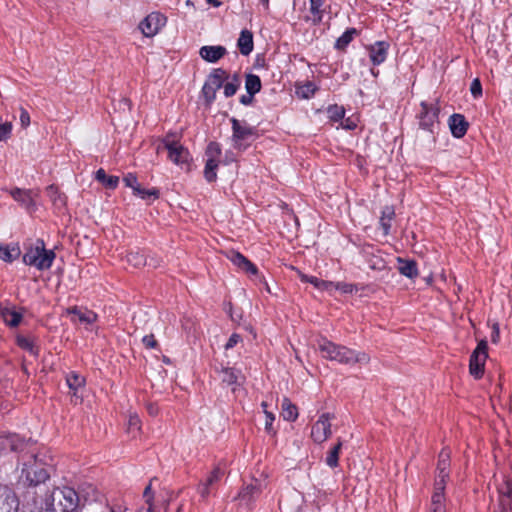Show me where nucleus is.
Wrapping results in <instances>:
<instances>
[{
	"mask_svg": "<svg viewBox=\"0 0 512 512\" xmlns=\"http://www.w3.org/2000/svg\"><path fill=\"white\" fill-rule=\"evenodd\" d=\"M318 350L324 359L335 361L342 365H365L370 360L367 353L336 344L327 338H321L318 340Z\"/></svg>",
	"mask_w": 512,
	"mask_h": 512,
	"instance_id": "nucleus-1",
	"label": "nucleus"
},
{
	"mask_svg": "<svg viewBox=\"0 0 512 512\" xmlns=\"http://www.w3.org/2000/svg\"><path fill=\"white\" fill-rule=\"evenodd\" d=\"M55 258V252L53 250L46 249L44 241L40 239L29 244L25 248V252L23 254V262L40 271L50 269Z\"/></svg>",
	"mask_w": 512,
	"mask_h": 512,
	"instance_id": "nucleus-2",
	"label": "nucleus"
},
{
	"mask_svg": "<svg viewBox=\"0 0 512 512\" xmlns=\"http://www.w3.org/2000/svg\"><path fill=\"white\" fill-rule=\"evenodd\" d=\"M79 498L71 487L54 489L45 500L49 512H73L78 506Z\"/></svg>",
	"mask_w": 512,
	"mask_h": 512,
	"instance_id": "nucleus-3",
	"label": "nucleus"
},
{
	"mask_svg": "<svg viewBox=\"0 0 512 512\" xmlns=\"http://www.w3.org/2000/svg\"><path fill=\"white\" fill-rule=\"evenodd\" d=\"M50 464L47 457L42 454L32 456L31 460L24 464L22 474L30 485L44 483L49 478L47 467Z\"/></svg>",
	"mask_w": 512,
	"mask_h": 512,
	"instance_id": "nucleus-4",
	"label": "nucleus"
},
{
	"mask_svg": "<svg viewBox=\"0 0 512 512\" xmlns=\"http://www.w3.org/2000/svg\"><path fill=\"white\" fill-rule=\"evenodd\" d=\"M162 143L164 149L168 152L169 160L181 169L189 170L192 158L188 149L179 141H176L169 136H167Z\"/></svg>",
	"mask_w": 512,
	"mask_h": 512,
	"instance_id": "nucleus-5",
	"label": "nucleus"
},
{
	"mask_svg": "<svg viewBox=\"0 0 512 512\" xmlns=\"http://www.w3.org/2000/svg\"><path fill=\"white\" fill-rule=\"evenodd\" d=\"M232 130L233 146L238 150L246 149L256 135V131L253 127L237 119H232Z\"/></svg>",
	"mask_w": 512,
	"mask_h": 512,
	"instance_id": "nucleus-6",
	"label": "nucleus"
},
{
	"mask_svg": "<svg viewBox=\"0 0 512 512\" xmlns=\"http://www.w3.org/2000/svg\"><path fill=\"white\" fill-rule=\"evenodd\" d=\"M488 344L486 340H481L470 357L469 371L476 379L482 377L484 366L488 357Z\"/></svg>",
	"mask_w": 512,
	"mask_h": 512,
	"instance_id": "nucleus-7",
	"label": "nucleus"
},
{
	"mask_svg": "<svg viewBox=\"0 0 512 512\" xmlns=\"http://www.w3.org/2000/svg\"><path fill=\"white\" fill-rule=\"evenodd\" d=\"M221 148L218 143L211 142L207 146L205 157L206 165L204 169V177L208 182H213L217 178L216 170L220 163Z\"/></svg>",
	"mask_w": 512,
	"mask_h": 512,
	"instance_id": "nucleus-8",
	"label": "nucleus"
},
{
	"mask_svg": "<svg viewBox=\"0 0 512 512\" xmlns=\"http://www.w3.org/2000/svg\"><path fill=\"white\" fill-rule=\"evenodd\" d=\"M166 23V16L159 12H152L139 23V29L145 37L151 38L157 35Z\"/></svg>",
	"mask_w": 512,
	"mask_h": 512,
	"instance_id": "nucleus-9",
	"label": "nucleus"
},
{
	"mask_svg": "<svg viewBox=\"0 0 512 512\" xmlns=\"http://www.w3.org/2000/svg\"><path fill=\"white\" fill-rule=\"evenodd\" d=\"M227 74L222 69H215L207 78L203 88L202 94L206 102L211 103L216 98V92L222 87Z\"/></svg>",
	"mask_w": 512,
	"mask_h": 512,
	"instance_id": "nucleus-10",
	"label": "nucleus"
},
{
	"mask_svg": "<svg viewBox=\"0 0 512 512\" xmlns=\"http://www.w3.org/2000/svg\"><path fill=\"white\" fill-rule=\"evenodd\" d=\"M331 419L329 413H323L312 425L311 437L315 443L325 442L331 435Z\"/></svg>",
	"mask_w": 512,
	"mask_h": 512,
	"instance_id": "nucleus-11",
	"label": "nucleus"
},
{
	"mask_svg": "<svg viewBox=\"0 0 512 512\" xmlns=\"http://www.w3.org/2000/svg\"><path fill=\"white\" fill-rule=\"evenodd\" d=\"M65 314L70 316L73 323L83 324L87 329H89V326H91L98 318L95 312L77 306L67 308Z\"/></svg>",
	"mask_w": 512,
	"mask_h": 512,
	"instance_id": "nucleus-12",
	"label": "nucleus"
},
{
	"mask_svg": "<svg viewBox=\"0 0 512 512\" xmlns=\"http://www.w3.org/2000/svg\"><path fill=\"white\" fill-rule=\"evenodd\" d=\"M66 383L70 389L71 402L75 405L81 403V390L84 388L85 378L76 372H70L66 376Z\"/></svg>",
	"mask_w": 512,
	"mask_h": 512,
	"instance_id": "nucleus-13",
	"label": "nucleus"
},
{
	"mask_svg": "<svg viewBox=\"0 0 512 512\" xmlns=\"http://www.w3.org/2000/svg\"><path fill=\"white\" fill-rule=\"evenodd\" d=\"M438 109L427 103H421V110L419 112V125L421 128L433 131L437 123Z\"/></svg>",
	"mask_w": 512,
	"mask_h": 512,
	"instance_id": "nucleus-14",
	"label": "nucleus"
},
{
	"mask_svg": "<svg viewBox=\"0 0 512 512\" xmlns=\"http://www.w3.org/2000/svg\"><path fill=\"white\" fill-rule=\"evenodd\" d=\"M225 255L240 270L253 275L257 274V267L238 251L230 250Z\"/></svg>",
	"mask_w": 512,
	"mask_h": 512,
	"instance_id": "nucleus-15",
	"label": "nucleus"
},
{
	"mask_svg": "<svg viewBox=\"0 0 512 512\" xmlns=\"http://www.w3.org/2000/svg\"><path fill=\"white\" fill-rule=\"evenodd\" d=\"M389 44L384 41H379L368 47L369 57L373 65L382 64L388 54Z\"/></svg>",
	"mask_w": 512,
	"mask_h": 512,
	"instance_id": "nucleus-16",
	"label": "nucleus"
},
{
	"mask_svg": "<svg viewBox=\"0 0 512 512\" xmlns=\"http://www.w3.org/2000/svg\"><path fill=\"white\" fill-rule=\"evenodd\" d=\"M226 48L220 45L203 46L199 50L200 57L209 63H215L226 54Z\"/></svg>",
	"mask_w": 512,
	"mask_h": 512,
	"instance_id": "nucleus-17",
	"label": "nucleus"
},
{
	"mask_svg": "<svg viewBox=\"0 0 512 512\" xmlns=\"http://www.w3.org/2000/svg\"><path fill=\"white\" fill-rule=\"evenodd\" d=\"M444 489L443 483L435 482L429 512H446L444 506Z\"/></svg>",
	"mask_w": 512,
	"mask_h": 512,
	"instance_id": "nucleus-18",
	"label": "nucleus"
},
{
	"mask_svg": "<svg viewBox=\"0 0 512 512\" xmlns=\"http://www.w3.org/2000/svg\"><path fill=\"white\" fill-rule=\"evenodd\" d=\"M449 127L453 136L461 138L467 132L468 123L464 116L460 114H453L449 119Z\"/></svg>",
	"mask_w": 512,
	"mask_h": 512,
	"instance_id": "nucleus-19",
	"label": "nucleus"
},
{
	"mask_svg": "<svg viewBox=\"0 0 512 512\" xmlns=\"http://www.w3.org/2000/svg\"><path fill=\"white\" fill-rule=\"evenodd\" d=\"M237 46L242 55H249L253 51V34L249 30H242L237 40Z\"/></svg>",
	"mask_w": 512,
	"mask_h": 512,
	"instance_id": "nucleus-20",
	"label": "nucleus"
},
{
	"mask_svg": "<svg viewBox=\"0 0 512 512\" xmlns=\"http://www.w3.org/2000/svg\"><path fill=\"white\" fill-rule=\"evenodd\" d=\"M0 315L5 324L12 328L17 327L23 319V314L12 308L2 309Z\"/></svg>",
	"mask_w": 512,
	"mask_h": 512,
	"instance_id": "nucleus-21",
	"label": "nucleus"
},
{
	"mask_svg": "<svg viewBox=\"0 0 512 512\" xmlns=\"http://www.w3.org/2000/svg\"><path fill=\"white\" fill-rule=\"evenodd\" d=\"M10 194L14 200L27 207L33 206L35 204L34 197L36 196V193H34L32 190H22L20 188H15L10 191Z\"/></svg>",
	"mask_w": 512,
	"mask_h": 512,
	"instance_id": "nucleus-22",
	"label": "nucleus"
},
{
	"mask_svg": "<svg viewBox=\"0 0 512 512\" xmlns=\"http://www.w3.org/2000/svg\"><path fill=\"white\" fill-rule=\"evenodd\" d=\"M21 255L18 244L0 245V259L11 263Z\"/></svg>",
	"mask_w": 512,
	"mask_h": 512,
	"instance_id": "nucleus-23",
	"label": "nucleus"
},
{
	"mask_svg": "<svg viewBox=\"0 0 512 512\" xmlns=\"http://www.w3.org/2000/svg\"><path fill=\"white\" fill-rule=\"evenodd\" d=\"M397 262H398L397 269L400 272V274H402L410 279L417 277L418 269H417V264L415 261L398 258Z\"/></svg>",
	"mask_w": 512,
	"mask_h": 512,
	"instance_id": "nucleus-24",
	"label": "nucleus"
},
{
	"mask_svg": "<svg viewBox=\"0 0 512 512\" xmlns=\"http://www.w3.org/2000/svg\"><path fill=\"white\" fill-rule=\"evenodd\" d=\"M222 474L223 473L220 468L217 467L211 472L206 481L200 484L198 490L202 498L208 497L210 494L209 486L217 482L221 478Z\"/></svg>",
	"mask_w": 512,
	"mask_h": 512,
	"instance_id": "nucleus-25",
	"label": "nucleus"
},
{
	"mask_svg": "<svg viewBox=\"0 0 512 512\" xmlns=\"http://www.w3.org/2000/svg\"><path fill=\"white\" fill-rule=\"evenodd\" d=\"M95 179L108 189L116 188L119 182V178L117 176L107 175L102 168L96 171Z\"/></svg>",
	"mask_w": 512,
	"mask_h": 512,
	"instance_id": "nucleus-26",
	"label": "nucleus"
},
{
	"mask_svg": "<svg viewBox=\"0 0 512 512\" xmlns=\"http://www.w3.org/2000/svg\"><path fill=\"white\" fill-rule=\"evenodd\" d=\"M21 441L16 435H7L0 437V451H15L18 449Z\"/></svg>",
	"mask_w": 512,
	"mask_h": 512,
	"instance_id": "nucleus-27",
	"label": "nucleus"
},
{
	"mask_svg": "<svg viewBox=\"0 0 512 512\" xmlns=\"http://www.w3.org/2000/svg\"><path fill=\"white\" fill-rule=\"evenodd\" d=\"M47 194L52 201L53 205L58 209L61 210L64 208L66 204V198L64 195H62L58 188L54 185H51L47 188Z\"/></svg>",
	"mask_w": 512,
	"mask_h": 512,
	"instance_id": "nucleus-28",
	"label": "nucleus"
},
{
	"mask_svg": "<svg viewBox=\"0 0 512 512\" xmlns=\"http://www.w3.org/2000/svg\"><path fill=\"white\" fill-rule=\"evenodd\" d=\"M310 2V14L309 20L314 24L321 22L323 17L322 5L324 0H309Z\"/></svg>",
	"mask_w": 512,
	"mask_h": 512,
	"instance_id": "nucleus-29",
	"label": "nucleus"
},
{
	"mask_svg": "<svg viewBox=\"0 0 512 512\" xmlns=\"http://www.w3.org/2000/svg\"><path fill=\"white\" fill-rule=\"evenodd\" d=\"M245 88L250 97H253L261 89V80L259 76L248 74L245 80Z\"/></svg>",
	"mask_w": 512,
	"mask_h": 512,
	"instance_id": "nucleus-30",
	"label": "nucleus"
},
{
	"mask_svg": "<svg viewBox=\"0 0 512 512\" xmlns=\"http://www.w3.org/2000/svg\"><path fill=\"white\" fill-rule=\"evenodd\" d=\"M395 215L394 209L390 206H386L382 211L380 218V226L383 230V234L387 235L391 227V221Z\"/></svg>",
	"mask_w": 512,
	"mask_h": 512,
	"instance_id": "nucleus-31",
	"label": "nucleus"
},
{
	"mask_svg": "<svg viewBox=\"0 0 512 512\" xmlns=\"http://www.w3.org/2000/svg\"><path fill=\"white\" fill-rule=\"evenodd\" d=\"M282 417L286 421H294L298 417L297 408L288 399H284L282 402Z\"/></svg>",
	"mask_w": 512,
	"mask_h": 512,
	"instance_id": "nucleus-32",
	"label": "nucleus"
},
{
	"mask_svg": "<svg viewBox=\"0 0 512 512\" xmlns=\"http://www.w3.org/2000/svg\"><path fill=\"white\" fill-rule=\"evenodd\" d=\"M317 90V86L312 82H306L296 89V94L303 99L311 98Z\"/></svg>",
	"mask_w": 512,
	"mask_h": 512,
	"instance_id": "nucleus-33",
	"label": "nucleus"
},
{
	"mask_svg": "<svg viewBox=\"0 0 512 512\" xmlns=\"http://www.w3.org/2000/svg\"><path fill=\"white\" fill-rule=\"evenodd\" d=\"M341 447H342V441L339 440L338 443L333 448H331V450L328 452L325 462L329 467L334 468L338 465V459H339V453L341 451Z\"/></svg>",
	"mask_w": 512,
	"mask_h": 512,
	"instance_id": "nucleus-34",
	"label": "nucleus"
},
{
	"mask_svg": "<svg viewBox=\"0 0 512 512\" xmlns=\"http://www.w3.org/2000/svg\"><path fill=\"white\" fill-rule=\"evenodd\" d=\"M17 344L22 349L30 352L32 355H37V348L34 344L33 339L22 335L17 336Z\"/></svg>",
	"mask_w": 512,
	"mask_h": 512,
	"instance_id": "nucleus-35",
	"label": "nucleus"
},
{
	"mask_svg": "<svg viewBox=\"0 0 512 512\" xmlns=\"http://www.w3.org/2000/svg\"><path fill=\"white\" fill-rule=\"evenodd\" d=\"M127 261L134 267H141L147 263L145 255L140 251H131L127 255Z\"/></svg>",
	"mask_w": 512,
	"mask_h": 512,
	"instance_id": "nucleus-36",
	"label": "nucleus"
},
{
	"mask_svg": "<svg viewBox=\"0 0 512 512\" xmlns=\"http://www.w3.org/2000/svg\"><path fill=\"white\" fill-rule=\"evenodd\" d=\"M141 430V421L136 413H130L128 418V432L136 437Z\"/></svg>",
	"mask_w": 512,
	"mask_h": 512,
	"instance_id": "nucleus-37",
	"label": "nucleus"
},
{
	"mask_svg": "<svg viewBox=\"0 0 512 512\" xmlns=\"http://www.w3.org/2000/svg\"><path fill=\"white\" fill-rule=\"evenodd\" d=\"M241 378V373L238 370L232 368H226L223 370L222 380L229 385L236 384Z\"/></svg>",
	"mask_w": 512,
	"mask_h": 512,
	"instance_id": "nucleus-38",
	"label": "nucleus"
},
{
	"mask_svg": "<svg viewBox=\"0 0 512 512\" xmlns=\"http://www.w3.org/2000/svg\"><path fill=\"white\" fill-rule=\"evenodd\" d=\"M449 467V462H445L444 460H438V466H437V478L435 482H441L443 483V486L445 487L446 478L448 477L447 469Z\"/></svg>",
	"mask_w": 512,
	"mask_h": 512,
	"instance_id": "nucleus-39",
	"label": "nucleus"
},
{
	"mask_svg": "<svg viewBox=\"0 0 512 512\" xmlns=\"http://www.w3.org/2000/svg\"><path fill=\"white\" fill-rule=\"evenodd\" d=\"M222 86H223V89H224V91H223L224 95L226 97H231V96H233L237 92V90H238V88L240 86V80H239L238 77L234 76L231 81L225 83Z\"/></svg>",
	"mask_w": 512,
	"mask_h": 512,
	"instance_id": "nucleus-40",
	"label": "nucleus"
},
{
	"mask_svg": "<svg viewBox=\"0 0 512 512\" xmlns=\"http://www.w3.org/2000/svg\"><path fill=\"white\" fill-rule=\"evenodd\" d=\"M356 33L355 29L347 30L343 33L341 37L338 38L336 42L337 48H344L346 47L353 39L354 34Z\"/></svg>",
	"mask_w": 512,
	"mask_h": 512,
	"instance_id": "nucleus-41",
	"label": "nucleus"
},
{
	"mask_svg": "<svg viewBox=\"0 0 512 512\" xmlns=\"http://www.w3.org/2000/svg\"><path fill=\"white\" fill-rule=\"evenodd\" d=\"M12 132V123L3 122L0 118V141L6 140L10 137Z\"/></svg>",
	"mask_w": 512,
	"mask_h": 512,
	"instance_id": "nucleus-42",
	"label": "nucleus"
},
{
	"mask_svg": "<svg viewBox=\"0 0 512 512\" xmlns=\"http://www.w3.org/2000/svg\"><path fill=\"white\" fill-rule=\"evenodd\" d=\"M335 290H338L343 294H352L357 289H356V286L353 284L345 283V282H337L335 284Z\"/></svg>",
	"mask_w": 512,
	"mask_h": 512,
	"instance_id": "nucleus-43",
	"label": "nucleus"
},
{
	"mask_svg": "<svg viewBox=\"0 0 512 512\" xmlns=\"http://www.w3.org/2000/svg\"><path fill=\"white\" fill-rule=\"evenodd\" d=\"M328 114L332 120L338 121L344 116V109L342 107L332 106L328 109Z\"/></svg>",
	"mask_w": 512,
	"mask_h": 512,
	"instance_id": "nucleus-44",
	"label": "nucleus"
},
{
	"mask_svg": "<svg viewBox=\"0 0 512 512\" xmlns=\"http://www.w3.org/2000/svg\"><path fill=\"white\" fill-rule=\"evenodd\" d=\"M123 181L125 182L126 186L132 188L134 192H141L140 186L137 183V178L133 174H128L125 176Z\"/></svg>",
	"mask_w": 512,
	"mask_h": 512,
	"instance_id": "nucleus-45",
	"label": "nucleus"
},
{
	"mask_svg": "<svg viewBox=\"0 0 512 512\" xmlns=\"http://www.w3.org/2000/svg\"><path fill=\"white\" fill-rule=\"evenodd\" d=\"M300 280L312 284L316 289L319 288L321 279L314 276H308L304 273H299Z\"/></svg>",
	"mask_w": 512,
	"mask_h": 512,
	"instance_id": "nucleus-46",
	"label": "nucleus"
},
{
	"mask_svg": "<svg viewBox=\"0 0 512 512\" xmlns=\"http://www.w3.org/2000/svg\"><path fill=\"white\" fill-rule=\"evenodd\" d=\"M275 420V416L271 411L265 410V430L268 433H272V424Z\"/></svg>",
	"mask_w": 512,
	"mask_h": 512,
	"instance_id": "nucleus-47",
	"label": "nucleus"
},
{
	"mask_svg": "<svg viewBox=\"0 0 512 512\" xmlns=\"http://www.w3.org/2000/svg\"><path fill=\"white\" fill-rule=\"evenodd\" d=\"M241 341H242L241 336L239 334L234 333L230 336L227 343L225 344V349L229 350V349L235 347Z\"/></svg>",
	"mask_w": 512,
	"mask_h": 512,
	"instance_id": "nucleus-48",
	"label": "nucleus"
},
{
	"mask_svg": "<svg viewBox=\"0 0 512 512\" xmlns=\"http://www.w3.org/2000/svg\"><path fill=\"white\" fill-rule=\"evenodd\" d=\"M471 93L472 95L477 98L479 96H481L482 94V87H481V83L478 79H474L472 84H471Z\"/></svg>",
	"mask_w": 512,
	"mask_h": 512,
	"instance_id": "nucleus-49",
	"label": "nucleus"
},
{
	"mask_svg": "<svg viewBox=\"0 0 512 512\" xmlns=\"http://www.w3.org/2000/svg\"><path fill=\"white\" fill-rule=\"evenodd\" d=\"M20 124L23 128H27L30 125V115L24 108L20 109Z\"/></svg>",
	"mask_w": 512,
	"mask_h": 512,
	"instance_id": "nucleus-50",
	"label": "nucleus"
},
{
	"mask_svg": "<svg viewBox=\"0 0 512 512\" xmlns=\"http://www.w3.org/2000/svg\"><path fill=\"white\" fill-rule=\"evenodd\" d=\"M335 284L331 281L321 280L318 290L332 293L335 290Z\"/></svg>",
	"mask_w": 512,
	"mask_h": 512,
	"instance_id": "nucleus-51",
	"label": "nucleus"
},
{
	"mask_svg": "<svg viewBox=\"0 0 512 512\" xmlns=\"http://www.w3.org/2000/svg\"><path fill=\"white\" fill-rule=\"evenodd\" d=\"M258 491V488L256 485H248L246 486L243 491L241 492L242 498L252 497L254 494Z\"/></svg>",
	"mask_w": 512,
	"mask_h": 512,
	"instance_id": "nucleus-52",
	"label": "nucleus"
},
{
	"mask_svg": "<svg viewBox=\"0 0 512 512\" xmlns=\"http://www.w3.org/2000/svg\"><path fill=\"white\" fill-rule=\"evenodd\" d=\"M499 339H500L499 325L497 323H495L492 326L491 341L496 344L499 342Z\"/></svg>",
	"mask_w": 512,
	"mask_h": 512,
	"instance_id": "nucleus-53",
	"label": "nucleus"
},
{
	"mask_svg": "<svg viewBox=\"0 0 512 512\" xmlns=\"http://www.w3.org/2000/svg\"><path fill=\"white\" fill-rule=\"evenodd\" d=\"M142 341L147 348H154L156 346V340L153 335L144 336Z\"/></svg>",
	"mask_w": 512,
	"mask_h": 512,
	"instance_id": "nucleus-54",
	"label": "nucleus"
},
{
	"mask_svg": "<svg viewBox=\"0 0 512 512\" xmlns=\"http://www.w3.org/2000/svg\"><path fill=\"white\" fill-rule=\"evenodd\" d=\"M140 191L141 192H134V193L136 195L140 196L142 199H145L150 196L157 197V192L155 190L148 191V190H144V189L140 188Z\"/></svg>",
	"mask_w": 512,
	"mask_h": 512,
	"instance_id": "nucleus-55",
	"label": "nucleus"
},
{
	"mask_svg": "<svg viewBox=\"0 0 512 512\" xmlns=\"http://www.w3.org/2000/svg\"><path fill=\"white\" fill-rule=\"evenodd\" d=\"M144 497L146 499V502L149 504V507L152 508V499L153 495L151 494V486L148 485L144 490Z\"/></svg>",
	"mask_w": 512,
	"mask_h": 512,
	"instance_id": "nucleus-56",
	"label": "nucleus"
},
{
	"mask_svg": "<svg viewBox=\"0 0 512 512\" xmlns=\"http://www.w3.org/2000/svg\"><path fill=\"white\" fill-rule=\"evenodd\" d=\"M450 454L448 451L443 450L439 455V460H444L445 462H449Z\"/></svg>",
	"mask_w": 512,
	"mask_h": 512,
	"instance_id": "nucleus-57",
	"label": "nucleus"
},
{
	"mask_svg": "<svg viewBox=\"0 0 512 512\" xmlns=\"http://www.w3.org/2000/svg\"><path fill=\"white\" fill-rule=\"evenodd\" d=\"M233 161H235V157H234L233 153H226L224 162L226 164H228Z\"/></svg>",
	"mask_w": 512,
	"mask_h": 512,
	"instance_id": "nucleus-58",
	"label": "nucleus"
},
{
	"mask_svg": "<svg viewBox=\"0 0 512 512\" xmlns=\"http://www.w3.org/2000/svg\"><path fill=\"white\" fill-rule=\"evenodd\" d=\"M208 4L212 5L213 7H219L221 5V2L219 0H206Z\"/></svg>",
	"mask_w": 512,
	"mask_h": 512,
	"instance_id": "nucleus-59",
	"label": "nucleus"
},
{
	"mask_svg": "<svg viewBox=\"0 0 512 512\" xmlns=\"http://www.w3.org/2000/svg\"><path fill=\"white\" fill-rule=\"evenodd\" d=\"M251 98H252V97H250V96H249L248 98H247L246 96H242V98H241V102H242L243 104H248V103H250Z\"/></svg>",
	"mask_w": 512,
	"mask_h": 512,
	"instance_id": "nucleus-60",
	"label": "nucleus"
},
{
	"mask_svg": "<svg viewBox=\"0 0 512 512\" xmlns=\"http://www.w3.org/2000/svg\"><path fill=\"white\" fill-rule=\"evenodd\" d=\"M148 410H149V413H150V414H152V415L157 413V409H156V408H154V407H152V406H150V407L148 408Z\"/></svg>",
	"mask_w": 512,
	"mask_h": 512,
	"instance_id": "nucleus-61",
	"label": "nucleus"
},
{
	"mask_svg": "<svg viewBox=\"0 0 512 512\" xmlns=\"http://www.w3.org/2000/svg\"><path fill=\"white\" fill-rule=\"evenodd\" d=\"M185 5L188 7H194V4L191 0H186Z\"/></svg>",
	"mask_w": 512,
	"mask_h": 512,
	"instance_id": "nucleus-62",
	"label": "nucleus"
},
{
	"mask_svg": "<svg viewBox=\"0 0 512 512\" xmlns=\"http://www.w3.org/2000/svg\"><path fill=\"white\" fill-rule=\"evenodd\" d=\"M261 406L263 408V412L265 413V410H267V403L266 402H262Z\"/></svg>",
	"mask_w": 512,
	"mask_h": 512,
	"instance_id": "nucleus-63",
	"label": "nucleus"
},
{
	"mask_svg": "<svg viewBox=\"0 0 512 512\" xmlns=\"http://www.w3.org/2000/svg\"><path fill=\"white\" fill-rule=\"evenodd\" d=\"M262 2V4H264L265 6H268V3H269V0H260Z\"/></svg>",
	"mask_w": 512,
	"mask_h": 512,
	"instance_id": "nucleus-64",
	"label": "nucleus"
}]
</instances>
